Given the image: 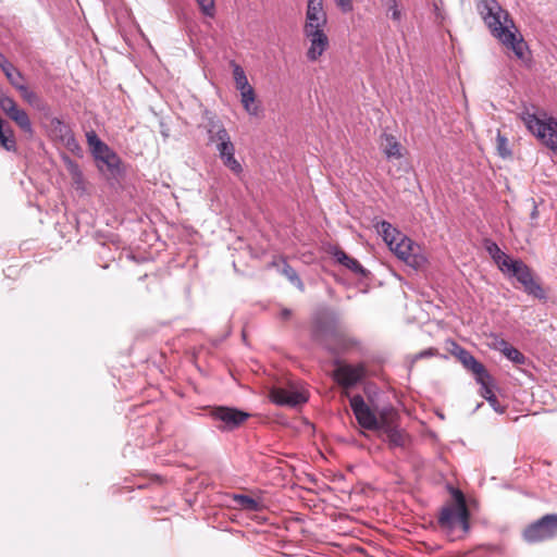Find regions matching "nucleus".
Here are the masks:
<instances>
[{
    "instance_id": "nucleus-1",
    "label": "nucleus",
    "mask_w": 557,
    "mask_h": 557,
    "mask_svg": "<svg viewBox=\"0 0 557 557\" xmlns=\"http://www.w3.org/2000/svg\"><path fill=\"white\" fill-rule=\"evenodd\" d=\"M476 8L492 35L512 50L518 59H523L527 44L517 32L508 12L499 5L497 0H479Z\"/></svg>"
},
{
    "instance_id": "nucleus-2",
    "label": "nucleus",
    "mask_w": 557,
    "mask_h": 557,
    "mask_svg": "<svg viewBox=\"0 0 557 557\" xmlns=\"http://www.w3.org/2000/svg\"><path fill=\"white\" fill-rule=\"evenodd\" d=\"M527 129L545 147L557 153V119L545 110L531 112L524 108L519 114Z\"/></svg>"
},
{
    "instance_id": "nucleus-3",
    "label": "nucleus",
    "mask_w": 557,
    "mask_h": 557,
    "mask_svg": "<svg viewBox=\"0 0 557 557\" xmlns=\"http://www.w3.org/2000/svg\"><path fill=\"white\" fill-rule=\"evenodd\" d=\"M456 505H448L441 509L438 525L451 540L456 541L466 535L470 530L469 509L460 491L455 492Z\"/></svg>"
},
{
    "instance_id": "nucleus-4",
    "label": "nucleus",
    "mask_w": 557,
    "mask_h": 557,
    "mask_svg": "<svg viewBox=\"0 0 557 557\" xmlns=\"http://www.w3.org/2000/svg\"><path fill=\"white\" fill-rule=\"evenodd\" d=\"M505 275L515 277L522 286L528 295L537 299H545V293L542 286L534 280L532 270L520 259H512L508 262V267L502 268Z\"/></svg>"
},
{
    "instance_id": "nucleus-5",
    "label": "nucleus",
    "mask_w": 557,
    "mask_h": 557,
    "mask_svg": "<svg viewBox=\"0 0 557 557\" xmlns=\"http://www.w3.org/2000/svg\"><path fill=\"white\" fill-rule=\"evenodd\" d=\"M208 414L214 422L219 423L216 428L223 432L238 429L250 417V413L246 411L227 406L213 407Z\"/></svg>"
},
{
    "instance_id": "nucleus-6",
    "label": "nucleus",
    "mask_w": 557,
    "mask_h": 557,
    "mask_svg": "<svg viewBox=\"0 0 557 557\" xmlns=\"http://www.w3.org/2000/svg\"><path fill=\"white\" fill-rule=\"evenodd\" d=\"M350 407L357 422L362 429L380 431L382 426H384L386 419L383 416L379 419L361 395H355L350 398Z\"/></svg>"
},
{
    "instance_id": "nucleus-7",
    "label": "nucleus",
    "mask_w": 557,
    "mask_h": 557,
    "mask_svg": "<svg viewBox=\"0 0 557 557\" xmlns=\"http://www.w3.org/2000/svg\"><path fill=\"white\" fill-rule=\"evenodd\" d=\"M557 535V515H545L537 521L531 523L523 531V537L529 543H536L549 540Z\"/></svg>"
},
{
    "instance_id": "nucleus-8",
    "label": "nucleus",
    "mask_w": 557,
    "mask_h": 557,
    "mask_svg": "<svg viewBox=\"0 0 557 557\" xmlns=\"http://www.w3.org/2000/svg\"><path fill=\"white\" fill-rule=\"evenodd\" d=\"M325 27L326 26L304 27V35L310 42L306 55L311 62L317 61L329 48L330 41L325 33Z\"/></svg>"
},
{
    "instance_id": "nucleus-9",
    "label": "nucleus",
    "mask_w": 557,
    "mask_h": 557,
    "mask_svg": "<svg viewBox=\"0 0 557 557\" xmlns=\"http://www.w3.org/2000/svg\"><path fill=\"white\" fill-rule=\"evenodd\" d=\"M366 376V367L363 363L338 364L333 372L334 381L344 388H351L360 383Z\"/></svg>"
},
{
    "instance_id": "nucleus-10",
    "label": "nucleus",
    "mask_w": 557,
    "mask_h": 557,
    "mask_svg": "<svg viewBox=\"0 0 557 557\" xmlns=\"http://www.w3.org/2000/svg\"><path fill=\"white\" fill-rule=\"evenodd\" d=\"M335 333L334 319L330 317L329 312L323 311L314 315L311 331L313 341L325 345L326 339L334 336Z\"/></svg>"
},
{
    "instance_id": "nucleus-11",
    "label": "nucleus",
    "mask_w": 557,
    "mask_h": 557,
    "mask_svg": "<svg viewBox=\"0 0 557 557\" xmlns=\"http://www.w3.org/2000/svg\"><path fill=\"white\" fill-rule=\"evenodd\" d=\"M451 354L462 363V366L474 374L475 381L481 382L487 377V370L479 362L474 356L466 348L454 343Z\"/></svg>"
},
{
    "instance_id": "nucleus-12",
    "label": "nucleus",
    "mask_w": 557,
    "mask_h": 557,
    "mask_svg": "<svg viewBox=\"0 0 557 557\" xmlns=\"http://www.w3.org/2000/svg\"><path fill=\"white\" fill-rule=\"evenodd\" d=\"M270 399L278 406L296 407L307 401L304 392L296 389H286L283 387H272L270 389Z\"/></svg>"
},
{
    "instance_id": "nucleus-13",
    "label": "nucleus",
    "mask_w": 557,
    "mask_h": 557,
    "mask_svg": "<svg viewBox=\"0 0 557 557\" xmlns=\"http://www.w3.org/2000/svg\"><path fill=\"white\" fill-rule=\"evenodd\" d=\"M49 133L54 140L61 141L67 148L77 147L71 127L59 117H52L49 123Z\"/></svg>"
},
{
    "instance_id": "nucleus-14",
    "label": "nucleus",
    "mask_w": 557,
    "mask_h": 557,
    "mask_svg": "<svg viewBox=\"0 0 557 557\" xmlns=\"http://www.w3.org/2000/svg\"><path fill=\"white\" fill-rule=\"evenodd\" d=\"M389 249L395 252V255L409 264L416 263L417 251L419 247L407 236L400 234L398 240L389 246Z\"/></svg>"
},
{
    "instance_id": "nucleus-15",
    "label": "nucleus",
    "mask_w": 557,
    "mask_h": 557,
    "mask_svg": "<svg viewBox=\"0 0 557 557\" xmlns=\"http://www.w3.org/2000/svg\"><path fill=\"white\" fill-rule=\"evenodd\" d=\"M327 15L323 0H308L304 27L326 26Z\"/></svg>"
},
{
    "instance_id": "nucleus-16",
    "label": "nucleus",
    "mask_w": 557,
    "mask_h": 557,
    "mask_svg": "<svg viewBox=\"0 0 557 557\" xmlns=\"http://www.w3.org/2000/svg\"><path fill=\"white\" fill-rule=\"evenodd\" d=\"M91 154L95 160L104 164L110 172L113 173L119 170L121 159L106 143L100 149H96Z\"/></svg>"
},
{
    "instance_id": "nucleus-17",
    "label": "nucleus",
    "mask_w": 557,
    "mask_h": 557,
    "mask_svg": "<svg viewBox=\"0 0 557 557\" xmlns=\"http://www.w3.org/2000/svg\"><path fill=\"white\" fill-rule=\"evenodd\" d=\"M207 133L209 144H214L215 147L220 143H224L231 139V136L224 127L223 123L214 117L209 119Z\"/></svg>"
},
{
    "instance_id": "nucleus-18",
    "label": "nucleus",
    "mask_w": 557,
    "mask_h": 557,
    "mask_svg": "<svg viewBox=\"0 0 557 557\" xmlns=\"http://www.w3.org/2000/svg\"><path fill=\"white\" fill-rule=\"evenodd\" d=\"M332 255L339 264L344 265L355 274L362 276L366 275V269L360 264V262L357 259L349 257L344 250L334 248Z\"/></svg>"
},
{
    "instance_id": "nucleus-19",
    "label": "nucleus",
    "mask_w": 557,
    "mask_h": 557,
    "mask_svg": "<svg viewBox=\"0 0 557 557\" xmlns=\"http://www.w3.org/2000/svg\"><path fill=\"white\" fill-rule=\"evenodd\" d=\"M385 9L386 17L389 18L396 26H400L405 17V10L401 0H380Z\"/></svg>"
},
{
    "instance_id": "nucleus-20",
    "label": "nucleus",
    "mask_w": 557,
    "mask_h": 557,
    "mask_svg": "<svg viewBox=\"0 0 557 557\" xmlns=\"http://www.w3.org/2000/svg\"><path fill=\"white\" fill-rule=\"evenodd\" d=\"M380 431L386 435L388 445L391 447H405L407 435L404 433V431L392 425L387 420Z\"/></svg>"
},
{
    "instance_id": "nucleus-21",
    "label": "nucleus",
    "mask_w": 557,
    "mask_h": 557,
    "mask_svg": "<svg viewBox=\"0 0 557 557\" xmlns=\"http://www.w3.org/2000/svg\"><path fill=\"white\" fill-rule=\"evenodd\" d=\"M0 67L13 87L20 82L25 81L23 74L7 59L2 52H0Z\"/></svg>"
},
{
    "instance_id": "nucleus-22",
    "label": "nucleus",
    "mask_w": 557,
    "mask_h": 557,
    "mask_svg": "<svg viewBox=\"0 0 557 557\" xmlns=\"http://www.w3.org/2000/svg\"><path fill=\"white\" fill-rule=\"evenodd\" d=\"M374 226L388 247L400 237L401 233L387 221H376Z\"/></svg>"
},
{
    "instance_id": "nucleus-23",
    "label": "nucleus",
    "mask_w": 557,
    "mask_h": 557,
    "mask_svg": "<svg viewBox=\"0 0 557 557\" xmlns=\"http://www.w3.org/2000/svg\"><path fill=\"white\" fill-rule=\"evenodd\" d=\"M382 149L388 159H399L403 156L401 146L392 134H384L382 136Z\"/></svg>"
},
{
    "instance_id": "nucleus-24",
    "label": "nucleus",
    "mask_w": 557,
    "mask_h": 557,
    "mask_svg": "<svg viewBox=\"0 0 557 557\" xmlns=\"http://www.w3.org/2000/svg\"><path fill=\"white\" fill-rule=\"evenodd\" d=\"M240 102L249 115L257 116L259 114L260 108L256 102L253 88L240 91Z\"/></svg>"
},
{
    "instance_id": "nucleus-25",
    "label": "nucleus",
    "mask_w": 557,
    "mask_h": 557,
    "mask_svg": "<svg viewBox=\"0 0 557 557\" xmlns=\"http://www.w3.org/2000/svg\"><path fill=\"white\" fill-rule=\"evenodd\" d=\"M485 248L500 271L502 268L508 267V262L511 260V258L505 253L496 243L487 242Z\"/></svg>"
},
{
    "instance_id": "nucleus-26",
    "label": "nucleus",
    "mask_w": 557,
    "mask_h": 557,
    "mask_svg": "<svg viewBox=\"0 0 557 557\" xmlns=\"http://www.w3.org/2000/svg\"><path fill=\"white\" fill-rule=\"evenodd\" d=\"M12 121L26 134L33 135L34 129L32 122L25 110L17 108L10 116Z\"/></svg>"
},
{
    "instance_id": "nucleus-27",
    "label": "nucleus",
    "mask_w": 557,
    "mask_h": 557,
    "mask_svg": "<svg viewBox=\"0 0 557 557\" xmlns=\"http://www.w3.org/2000/svg\"><path fill=\"white\" fill-rule=\"evenodd\" d=\"M232 67L235 86L239 90V92L252 88V86L249 84L247 79L244 69L235 62H232Z\"/></svg>"
},
{
    "instance_id": "nucleus-28",
    "label": "nucleus",
    "mask_w": 557,
    "mask_h": 557,
    "mask_svg": "<svg viewBox=\"0 0 557 557\" xmlns=\"http://www.w3.org/2000/svg\"><path fill=\"white\" fill-rule=\"evenodd\" d=\"M234 500L242 509H245L248 511H258L260 509L259 502L248 495H244V494L234 495Z\"/></svg>"
},
{
    "instance_id": "nucleus-29",
    "label": "nucleus",
    "mask_w": 557,
    "mask_h": 557,
    "mask_svg": "<svg viewBox=\"0 0 557 557\" xmlns=\"http://www.w3.org/2000/svg\"><path fill=\"white\" fill-rule=\"evenodd\" d=\"M223 164L232 171L235 175H240L243 173V166L239 161L235 158V152H231L224 157H220Z\"/></svg>"
},
{
    "instance_id": "nucleus-30",
    "label": "nucleus",
    "mask_w": 557,
    "mask_h": 557,
    "mask_svg": "<svg viewBox=\"0 0 557 557\" xmlns=\"http://www.w3.org/2000/svg\"><path fill=\"white\" fill-rule=\"evenodd\" d=\"M0 108L10 116L18 107L12 97L0 89Z\"/></svg>"
},
{
    "instance_id": "nucleus-31",
    "label": "nucleus",
    "mask_w": 557,
    "mask_h": 557,
    "mask_svg": "<svg viewBox=\"0 0 557 557\" xmlns=\"http://www.w3.org/2000/svg\"><path fill=\"white\" fill-rule=\"evenodd\" d=\"M22 96V98L30 104H35L38 101V96L32 91L24 82H20L14 86Z\"/></svg>"
},
{
    "instance_id": "nucleus-32",
    "label": "nucleus",
    "mask_w": 557,
    "mask_h": 557,
    "mask_svg": "<svg viewBox=\"0 0 557 557\" xmlns=\"http://www.w3.org/2000/svg\"><path fill=\"white\" fill-rule=\"evenodd\" d=\"M504 356L515 364L522 366L527 363V357L513 346H510Z\"/></svg>"
},
{
    "instance_id": "nucleus-33",
    "label": "nucleus",
    "mask_w": 557,
    "mask_h": 557,
    "mask_svg": "<svg viewBox=\"0 0 557 557\" xmlns=\"http://www.w3.org/2000/svg\"><path fill=\"white\" fill-rule=\"evenodd\" d=\"M200 8L201 13L208 17H214L215 15V3L214 0H196Z\"/></svg>"
},
{
    "instance_id": "nucleus-34",
    "label": "nucleus",
    "mask_w": 557,
    "mask_h": 557,
    "mask_svg": "<svg viewBox=\"0 0 557 557\" xmlns=\"http://www.w3.org/2000/svg\"><path fill=\"white\" fill-rule=\"evenodd\" d=\"M283 273L285 274V276L293 283L295 284L300 290L304 289V283L302 281L300 280L299 275L297 274V272L289 265V264H285L284 268H283Z\"/></svg>"
},
{
    "instance_id": "nucleus-35",
    "label": "nucleus",
    "mask_w": 557,
    "mask_h": 557,
    "mask_svg": "<svg viewBox=\"0 0 557 557\" xmlns=\"http://www.w3.org/2000/svg\"><path fill=\"white\" fill-rule=\"evenodd\" d=\"M67 169H69V171H70V173L72 175V178H73L74 183L76 185L82 184L83 183V172L79 169V165L76 162H74L72 160H69L67 161Z\"/></svg>"
},
{
    "instance_id": "nucleus-36",
    "label": "nucleus",
    "mask_w": 557,
    "mask_h": 557,
    "mask_svg": "<svg viewBox=\"0 0 557 557\" xmlns=\"http://www.w3.org/2000/svg\"><path fill=\"white\" fill-rule=\"evenodd\" d=\"M87 144L90 148V152L92 153L96 149H100L104 144L96 134L95 131H89L86 133Z\"/></svg>"
},
{
    "instance_id": "nucleus-37",
    "label": "nucleus",
    "mask_w": 557,
    "mask_h": 557,
    "mask_svg": "<svg viewBox=\"0 0 557 557\" xmlns=\"http://www.w3.org/2000/svg\"><path fill=\"white\" fill-rule=\"evenodd\" d=\"M481 385V395L486 399V396H495L492 389V376L487 372V377L481 382H478Z\"/></svg>"
},
{
    "instance_id": "nucleus-38",
    "label": "nucleus",
    "mask_w": 557,
    "mask_h": 557,
    "mask_svg": "<svg viewBox=\"0 0 557 557\" xmlns=\"http://www.w3.org/2000/svg\"><path fill=\"white\" fill-rule=\"evenodd\" d=\"M218 153H219V157H224L231 152H235V146L233 144V141L230 139V140H226L224 143H220L216 147H215Z\"/></svg>"
},
{
    "instance_id": "nucleus-39",
    "label": "nucleus",
    "mask_w": 557,
    "mask_h": 557,
    "mask_svg": "<svg viewBox=\"0 0 557 557\" xmlns=\"http://www.w3.org/2000/svg\"><path fill=\"white\" fill-rule=\"evenodd\" d=\"M511 345L507 341H505L504 338H499V337H495L494 342L492 344V348L500 351L503 355L505 354V351H507V349Z\"/></svg>"
},
{
    "instance_id": "nucleus-40",
    "label": "nucleus",
    "mask_w": 557,
    "mask_h": 557,
    "mask_svg": "<svg viewBox=\"0 0 557 557\" xmlns=\"http://www.w3.org/2000/svg\"><path fill=\"white\" fill-rule=\"evenodd\" d=\"M334 2L343 13H349L354 10L352 0H334Z\"/></svg>"
},
{
    "instance_id": "nucleus-41",
    "label": "nucleus",
    "mask_w": 557,
    "mask_h": 557,
    "mask_svg": "<svg viewBox=\"0 0 557 557\" xmlns=\"http://www.w3.org/2000/svg\"><path fill=\"white\" fill-rule=\"evenodd\" d=\"M437 355V349L435 348H428L425 350H422L418 354H416L412 358V362L419 360V359H422V358H429V357H434Z\"/></svg>"
},
{
    "instance_id": "nucleus-42",
    "label": "nucleus",
    "mask_w": 557,
    "mask_h": 557,
    "mask_svg": "<svg viewBox=\"0 0 557 557\" xmlns=\"http://www.w3.org/2000/svg\"><path fill=\"white\" fill-rule=\"evenodd\" d=\"M486 400L491 405V407L498 413L505 412V407L502 406L496 396H486Z\"/></svg>"
},
{
    "instance_id": "nucleus-43",
    "label": "nucleus",
    "mask_w": 557,
    "mask_h": 557,
    "mask_svg": "<svg viewBox=\"0 0 557 557\" xmlns=\"http://www.w3.org/2000/svg\"><path fill=\"white\" fill-rule=\"evenodd\" d=\"M498 141H499L498 149L500 151V156L506 157L507 154L510 153L508 150H505L503 148V147H505L507 139L505 137H502L500 135H498Z\"/></svg>"
},
{
    "instance_id": "nucleus-44",
    "label": "nucleus",
    "mask_w": 557,
    "mask_h": 557,
    "mask_svg": "<svg viewBox=\"0 0 557 557\" xmlns=\"http://www.w3.org/2000/svg\"><path fill=\"white\" fill-rule=\"evenodd\" d=\"M278 317L282 320H288L292 317V310L287 309V308H284V309L281 310Z\"/></svg>"
},
{
    "instance_id": "nucleus-45",
    "label": "nucleus",
    "mask_w": 557,
    "mask_h": 557,
    "mask_svg": "<svg viewBox=\"0 0 557 557\" xmlns=\"http://www.w3.org/2000/svg\"><path fill=\"white\" fill-rule=\"evenodd\" d=\"M349 343H350V345H356V344H357V341H355V339H349Z\"/></svg>"
},
{
    "instance_id": "nucleus-46",
    "label": "nucleus",
    "mask_w": 557,
    "mask_h": 557,
    "mask_svg": "<svg viewBox=\"0 0 557 557\" xmlns=\"http://www.w3.org/2000/svg\"><path fill=\"white\" fill-rule=\"evenodd\" d=\"M535 215H536V210H534V211L532 212V218H534Z\"/></svg>"
}]
</instances>
